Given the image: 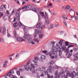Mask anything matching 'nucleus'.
<instances>
[{"mask_svg": "<svg viewBox=\"0 0 78 78\" xmlns=\"http://www.w3.org/2000/svg\"><path fill=\"white\" fill-rule=\"evenodd\" d=\"M55 47H53L52 49L54 52H55L56 54H57V51H58V50H59V49L61 50V49L62 48V45H60L59 46L58 44H56Z\"/></svg>", "mask_w": 78, "mask_h": 78, "instance_id": "nucleus-1", "label": "nucleus"}, {"mask_svg": "<svg viewBox=\"0 0 78 78\" xmlns=\"http://www.w3.org/2000/svg\"><path fill=\"white\" fill-rule=\"evenodd\" d=\"M14 71L13 69L10 70L9 73H8L7 75H5V77H6V76H9L11 78H17V77L16 76H14L12 74H14Z\"/></svg>", "mask_w": 78, "mask_h": 78, "instance_id": "nucleus-2", "label": "nucleus"}, {"mask_svg": "<svg viewBox=\"0 0 78 78\" xmlns=\"http://www.w3.org/2000/svg\"><path fill=\"white\" fill-rule=\"evenodd\" d=\"M32 8L31 6L30 5H27L24 6L22 8V9H23L24 11H28L30 10Z\"/></svg>", "mask_w": 78, "mask_h": 78, "instance_id": "nucleus-3", "label": "nucleus"}, {"mask_svg": "<svg viewBox=\"0 0 78 78\" xmlns=\"http://www.w3.org/2000/svg\"><path fill=\"white\" fill-rule=\"evenodd\" d=\"M67 76L69 77H71L73 78L75 76H76V73H75V71H73L72 73L70 74V73H69V72L68 73Z\"/></svg>", "mask_w": 78, "mask_h": 78, "instance_id": "nucleus-4", "label": "nucleus"}, {"mask_svg": "<svg viewBox=\"0 0 78 78\" xmlns=\"http://www.w3.org/2000/svg\"><path fill=\"white\" fill-rule=\"evenodd\" d=\"M55 51H50V53L48 55L50 56L51 59H54V58H55V57L54 56H51V55H55Z\"/></svg>", "mask_w": 78, "mask_h": 78, "instance_id": "nucleus-5", "label": "nucleus"}, {"mask_svg": "<svg viewBox=\"0 0 78 78\" xmlns=\"http://www.w3.org/2000/svg\"><path fill=\"white\" fill-rule=\"evenodd\" d=\"M39 13L40 14L41 17H43V18H45V19H48V16H44V12H39Z\"/></svg>", "mask_w": 78, "mask_h": 78, "instance_id": "nucleus-6", "label": "nucleus"}, {"mask_svg": "<svg viewBox=\"0 0 78 78\" xmlns=\"http://www.w3.org/2000/svg\"><path fill=\"white\" fill-rule=\"evenodd\" d=\"M24 67L26 70L27 71H28V70H29H29H30V71H32V68H30V67H29L28 68H27V65L24 66Z\"/></svg>", "mask_w": 78, "mask_h": 78, "instance_id": "nucleus-7", "label": "nucleus"}, {"mask_svg": "<svg viewBox=\"0 0 78 78\" xmlns=\"http://www.w3.org/2000/svg\"><path fill=\"white\" fill-rule=\"evenodd\" d=\"M59 74L61 76H62V77H63L65 76V71H63L61 73H59Z\"/></svg>", "mask_w": 78, "mask_h": 78, "instance_id": "nucleus-8", "label": "nucleus"}, {"mask_svg": "<svg viewBox=\"0 0 78 78\" xmlns=\"http://www.w3.org/2000/svg\"><path fill=\"white\" fill-rule=\"evenodd\" d=\"M52 68V66H49V69H47V71L50 73H52V71H51V68Z\"/></svg>", "mask_w": 78, "mask_h": 78, "instance_id": "nucleus-9", "label": "nucleus"}, {"mask_svg": "<svg viewBox=\"0 0 78 78\" xmlns=\"http://www.w3.org/2000/svg\"><path fill=\"white\" fill-rule=\"evenodd\" d=\"M73 56L74 57V60H78V55L77 54H74Z\"/></svg>", "mask_w": 78, "mask_h": 78, "instance_id": "nucleus-10", "label": "nucleus"}, {"mask_svg": "<svg viewBox=\"0 0 78 78\" xmlns=\"http://www.w3.org/2000/svg\"><path fill=\"white\" fill-rule=\"evenodd\" d=\"M41 30L39 31L38 30L36 29L35 30V34H41Z\"/></svg>", "mask_w": 78, "mask_h": 78, "instance_id": "nucleus-11", "label": "nucleus"}, {"mask_svg": "<svg viewBox=\"0 0 78 78\" xmlns=\"http://www.w3.org/2000/svg\"><path fill=\"white\" fill-rule=\"evenodd\" d=\"M17 41H21V42H22V41H25V40L23 39L22 38L19 37L17 38Z\"/></svg>", "mask_w": 78, "mask_h": 78, "instance_id": "nucleus-12", "label": "nucleus"}, {"mask_svg": "<svg viewBox=\"0 0 78 78\" xmlns=\"http://www.w3.org/2000/svg\"><path fill=\"white\" fill-rule=\"evenodd\" d=\"M5 14H6V15H7V16L9 17H10V16H11L10 12H9V11L8 10L6 11V12H5Z\"/></svg>", "mask_w": 78, "mask_h": 78, "instance_id": "nucleus-13", "label": "nucleus"}, {"mask_svg": "<svg viewBox=\"0 0 78 78\" xmlns=\"http://www.w3.org/2000/svg\"><path fill=\"white\" fill-rule=\"evenodd\" d=\"M36 27L37 28H40V27H41V23H39L37 24Z\"/></svg>", "mask_w": 78, "mask_h": 78, "instance_id": "nucleus-14", "label": "nucleus"}, {"mask_svg": "<svg viewBox=\"0 0 78 78\" xmlns=\"http://www.w3.org/2000/svg\"><path fill=\"white\" fill-rule=\"evenodd\" d=\"M42 53H44L46 55H48L49 54V53H48V52H47V50L42 51Z\"/></svg>", "mask_w": 78, "mask_h": 78, "instance_id": "nucleus-15", "label": "nucleus"}, {"mask_svg": "<svg viewBox=\"0 0 78 78\" xmlns=\"http://www.w3.org/2000/svg\"><path fill=\"white\" fill-rule=\"evenodd\" d=\"M73 51V50L71 49L70 51V53H69V54H68V55H70V56H69V55L68 56V58H70V56L72 55V52Z\"/></svg>", "mask_w": 78, "mask_h": 78, "instance_id": "nucleus-16", "label": "nucleus"}, {"mask_svg": "<svg viewBox=\"0 0 78 78\" xmlns=\"http://www.w3.org/2000/svg\"><path fill=\"white\" fill-rule=\"evenodd\" d=\"M52 28H53V24H50L49 27L48 28V30H51V29Z\"/></svg>", "mask_w": 78, "mask_h": 78, "instance_id": "nucleus-17", "label": "nucleus"}, {"mask_svg": "<svg viewBox=\"0 0 78 78\" xmlns=\"http://www.w3.org/2000/svg\"><path fill=\"white\" fill-rule=\"evenodd\" d=\"M17 22H14L13 23V27L14 28H16V27H17Z\"/></svg>", "mask_w": 78, "mask_h": 78, "instance_id": "nucleus-18", "label": "nucleus"}, {"mask_svg": "<svg viewBox=\"0 0 78 78\" xmlns=\"http://www.w3.org/2000/svg\"><path fill=\"white\" fill-rule=\"evenodd\" d=\"M65 52L66 53H67L68 55H69V53H70V51H69V50L68 48L66 49L65 50Z\"/></svg>", "mask_w": 78, "mask_h": 78, "instance_id": "nucleus-19", "label": "nucleus"}, {"mask_svg": "<svg viewBox=\"0 0 78 78\" xmlns=\"http://www.w3.org/2000/svg\"><path fill=\"white\" fill-rule=\"evenodd\" d=\"M22 28H23V29H24V33H27V31H26V27H25V26H24V25H23L22 26Z\"/></svg>", "mask_w": 78, "mask_h": 78, "instance_id": "nucleus-20", "label": "nucleus"}, {"mask_svg": "<svg viewBox=\"0 0 78 78\" xmlns=\"http://www.w3.org/2000/svg\"><path fill=\"white\" fill-rule=\"evenodd\" d=\"M28 35L26 34H24V35L23 36V38L24 39H27V38H28Z\"/></svg>", "mask_w": 78, "mask_h": 78, "instance_id": "nucleus-21", "label": "nucleus"}, {"mask_svg": "<svg viewBox=\"0 0 78 78\" xmlns=\"http://www.w3.org/2000/svg\"><path fill=\"white\" fill-rule=\"evenodd\" d=\"M16 10H17V9H13L12 11V12L11 15H13V14H14L15 12H16Z\"/></svg>", "mask_w": 78, "mask_h": 78, "instance_id": "nucleus-22", "label": "nucleus"}, {"mask_svg": "<svg viewBox=\"0 0 78 78\" xmlns=\"http://www.w3.org/2000/svg\"><path fill=\"white\" fill-rule=\"evenodd\" d=\"M28 42L29 43H30L31 42V41H32V38H31L30 37L28 39Z\"/></svg>", "mask_w": 78, "mask_h": 78, "instance_id": "nucleus-23", "label": "nucleus"}, {"mask_svg": "<svg viewBox=\"0 0 78 78\" xmlns=\"http://www.w3.org/2000/svg\"><path fill=\"white\" fill-rule=\"evenodd\" d=\"M63 43V41L62 40H60V42L58 43L59 44H60V45H62V44Z\"/></svg>", "mask_w": 78, "mask_h": 78, "instance_id": "nucleus-24", "label": "nucleus"}, {"mask_svg": "<svg viewBox=\"0 0 78 78\" xmlns=\"http://www.w3.org/2000/svg\"><path fill=\"white\" fill-rule=\"evenodd\" d=\"M21 10V8L18 9L17 11L16 14H20V10Z\"/></svg>", "mask_w": 78, "mask_h": 78, "instance_id": "nucleus-25", "label": "nucleus"}, {"mask_svg": "<svg viewBox=\"0 0 78 78\" xmlns=\"http://www.w3.org/2000/svg\"><path fill=\"white\" fill-rule=\"evenodd\" d=\"M33 62H34V64L35 66H37V63L35 61V60H34Z\"/></svg>", "mask_w": 78, "mask_h": 78, "instance_id": "nucleus-26", "label": "nucleus"}, {"mask_svg": "<svg viewBox=\"0 0 78 78\" xmlns=\"http://www.w3.org/2000/svg\"><path fill=\"white\" fill-rule=\"evenodd\" d=\"M3 34H4V35H5L6 34V30L5 29H4L3 30Z\"/></svg>", "mask_w": 78, "mask_h": 78, "instance_id": "nucleus-27", "label": "nucleus"}, {"mask_svg": "<svg viewBox=\"0 0 78 78\" xmlns=\"http://www.w3.org/2000/svg\"><path fill=\"white\" fill-rule=\"evenodd\" d=\"M41 58L43 59H45V56L44 55H42L41 56Z\"/></svg>", "mask_w": 78, "mask_h": 78, "instance_id": "nucleus-28", "label": "nucleus"}, {"mask_svg": "<svg viewBox=\"0 0 78 78\" xmlns=\"http://www.w3.org/2000/svg\"><path fill=\"white\" fill-rule=\"evenodd\" d=\"M62 17L63 18V19H66V20H68V19L67 18L66 16L65 15H63V16H62Z\"/></svg>", "mask_w": 78, "mask_h": 78, "instance_id": "nucleus-29", "label": "nucleus"}, {"mask_svg": "<svg viewBox=\"0 0 78 78\" xmlns=\"http://www.w3.org/2000/svg\"><path fill=\"white\" fill-rule=\"evenodd\" d=\"M18 26H19L20 27H21L22 25V24L21 22H19L17 23Z\"/></svg>", "mask_w": 78, "mask_h": 78, "instance_id": "nucleus-30", "label": "nucleus"}, {"mask_svg": "<svg viewBox=\"0 0 78 78\" xmlns=\"http://www.w3.org/2000/svg\"><path fill=\"white\" fill-rule=\"evenodd\" d=\"M59 23H56L55 24V27H59Z\"/></svg>", "mask_w": 78, "mask_h": 78, "instance_id": "nucleus-31", "label": "nucleus"}, {"mask_svg": "<svg viewBox=\"0 0 78 78\" xmlns=\"http://www.w3.org/2000/svg\"><path fill=\"white\" fill-rule=\"evenodd\" d=\"M16 16L17 17H18L19 19H20V14L16 13Z\"/></svg>", "mask_w": 78, "mask_h": 78, "instance_id": "nucleus-32", "label": "nucleus"}, {"mask_svg": "<svg viewBox=\"0 0 78 78\" xmlns=\"http://www.w3.org/2000/svg\"><path fill=\"white\" fill-rule=\"evenodd\" d=\"M65 9H70V6L68 5H66V7Z\"/></svg>", "mask_w": 78, "mask_h": 78, "instance_id": "nucleus-33", "label": "nucleus"}, {"mask_svg": "<svg viewBox=\"0 0 78 78\" xmlns=\"http://www.w3.org/2000/svg\"><path fill=\"white\" fill-rule=\"evenodd\" d=\"M34 41H35V42H37V43H39V40H37V38H35L34 39Z\"/></svg>", "mask_w": 78, "mask_h": 78, "instance_id": "nucleus-34", "label": "nucleus"}, {"mask_svg": "<svg viewBox=\"0 0 78 78\" xmlns=\"http://www.w3.org/2000/svg\"><path fill=\"white\" fill-rule=\"evenodd\" d=\"M57 51L59 52V56H61L62 55V53L61 52V49H59V51Z\"/></svg>", "mask_w": 78, "mask_h": 78, "instance_id": "nucleus-35", "label": "nucleus"}, {"mask_svg": "<svg viewBox=\"0 0 78 78\" xmlns=\"http://www.w3.org/2000/svg\"><path fill=\"white\" fill-rule=\"evenodd\" d=\"M31 66L32 68H33V69H34L35 67H34V65H33V64H31Z\"/></svg>", "mask_w": 78, "mask_h": 78, "instance_id": "nucleus-36", "label": "nucleus"}, {"mask_svg": "<svg viewBox=\"0 0 78 78\" xmlns=\"http://www.w3.org/2000/svg\"><path fill=\"white\" fill-rule=\"evenodd\" d=\"M3 66L4 68H6V67H7V65L4 64L3 65Z\"/></svg>", "mask_w": 78, "mask_h": 78, "instance_id": "nucleus-37", "label": "nucleus"}, {"mask_svg": "<svg viewBox=\"0 0 78 78\" xmlns=\"http://www.w3.org/2000/svg\"><path fill=\"white\" fill-rule=\"evenodd\" d=\"M14 35L15 37H16V36H17V33H16V32L15 31L14 32Z\"/></svg>", "mask_w": 78, "mask_h": 78, "instance_id": "nucleus-38", "label": "nucleus"}, {"mask_svg": "<svg viewBox=\"0 0 78 78\" xmlns=\"http://www.w3.org/2000/svg\"><path fill=\"white\" fill-rule=\"evenodd\" d=\"M63 23H64V24L66 27H67V23H66L65 21H64V20H63Z\"/></svg>", "mask_w": 78, "mask_h": 78, "instance_id": "nucleus-39", "label": "nucleus"}, {"mask_svg": "<svg viewBox=\"0 0 78 78\" xmlns=\"http://www.w3.org/2000/svg\"><path fill=\"white\" fill-rule=\"evenodd\" d=\"M32 11H34V12H36V9L34 8H33L32 9Z\"/></svg>", "mask_w": 78, "mask_h": 78, "instance_id": "nucleus-40", "label": "nucleus"}, {"mask_svg": "<svg viewBox=\"0 0 78 78\" xmlns=\"http://www.w3.org/2000/svg\"><path fill=\"white\" fill-rule=\"evenodd\" d=\"M44 36V34H42L39 35V38H42Z\"/></svg>", "mask_w": 78, "mask_h": 78, "instance_id": "nucleus-41", "label": "nucleus"}, {"mask_svg": "<svg viewBox=\"0 0 78 78\" xmlns=\"http://www.w3.org/2000/svg\"><path fill=\"white\" fill-rule=\"evenodd\" d=\"M4 41V39L3 38H0V42H3Z\"/></svg>", "mask_w": 78, "mask_h": 78, "instance_id": "nucleus-42", "label": "nucleus"}, {"mask_svg": "<svg viewBox=\"0 0 78 78\" xmlns=\"http://www.w3.org/2000/svg\"><path fill=\"white\" fill-rule=\"evenodd\" d=\"M3 14L0 12V18H1V17H3Z\"/></svg>", "mask_w": 78, "mask_h": 78, "instance_id": "nucleus-43", "label": "nucleus"}, {"mask_svg": "<svg viewBox=\"0 0 78 78\" xmlns=\"http://www.w3.org/2000/svg\"><path fill=\"white\" fill-rule=\"evenodd\" d=\"M50 6H52V4L51 3H50L49 4V5H47V6H48V8H49V7H50Z\"/></svg>", "mask_w": 78, "mask_h": 78, "instance_id": "nucleus-44", "label": "nucleus"}, {"mask_svg": "<svg viewBox=\"0 0 78 78\" xmlns=\"http://www.w3.org/2000/svg\"><path fill=\"white\" fill-rule=\"evenodd\" d=\"M74 19L76 20H78V16H76L74 17Z\"/></svg>", "mask_w": 78, "mask_h": 78, "instance_id": "nucleus-45", "label": "nucleus"}, {"mask_svg": "<svg viewBox=\"0 0 78 78\" xmlns=\"http://www.w3.org/2000/svg\"><path fill=\"white\" fill-rule=\"evenodd\" d=\"M45 23L46 24H49V23H50V22L49 21L47 20L46 21Z\"/></svg>", "mask_w": 78, "mask_h": 78, "instance_id": "nucleus-46", "label": "nucleus"}, {"mask_svg": "<svg viewBox=\"0 0 78 78\" xmlns=\"http://www.w3.org/2000/svg\"><path fill=\"white\" fill-rule=\"evenodd\" d=\"M34 59H35V60H38V59H39V58L37 57H35L34 58Z\"/></svg>", "mask_w": 78, "mask_h": 78, "instance_id": "nucleus-47", "label": "nucleus"}, {"mask_svg": "<svg viewBox=\"0 0 78 78\" xmlns=\"http://www.w3.org/2000/svg\"><path fill=\"white\" fill-rule=\"evenodd\" d=\"M49 64H54V62L53 61L51 60V62H49Z\"/></svg>", "mask_w": 78, "mask_h": 78, "instance_id": "nucleus-48", "label": "nucleus"}, {"mask_svg": "<svg viewBox=\"0 0 78 78\" xmlns=\"http://www.w3.org/2000/svg\"><path fill=\"white\" fill-rule=\"evenodd\" d=\"M16 73H17V74L18 75H20V71H17L16 72Z\"/></svg>", "mask_w": 78, "mask_h": 78, "instance_id": "nucleus-49", "label": "nucleus"}, {"mask_svg": "<svg viewBox=\"0 0 78 78\" xmlns=\"http://www.w3.org/2000/svg\"><path fill=\"white\" fill-rule=\"evenodd\" d=\"M39 21L41 19V17L39 15H38Z\"/></svg>", "mask_w": 78, "mask_h": 78, "instance_id": "nucleus-50", "label": "nucleus"}, {"mask_svg": "<svg viewBox=\"0 0 78 78\" xmlns=\"http://www.w3.org/2000/svg\"><path fill=\"white\" fill-rule=\"evenodd\" d=\"M58 70H56L55 73V75H58Z\"/></svg>", "mask_w": 78, "mask_h": 78, "instance_id": "nucleus-51", "label": "nucleus"}, {"mask_svg": "<svg viewBox=\"0 0 78 78\" xmlns=\"http://www.w3.org/2000/svg\"><path fill=\"white\" fill-rule=\"evenodd\" d=\"M45 25H43L41 26V29H42L44 28H45Z\"/></svg>", "mask_w": 78, "mask_h": 78, "instance_id": "nucleus-52", "label": "nucleus"}, {"mask_svg": "<svg viewBox=\"0 0 78 78\" xmlns=\"http://www.w3.org/2000/svg\"><path fill=\"white\" fill-rule=\"evenodd\" d=\"M4 20H6L7 19V16H4Z\"/></svg>", "mask_w": 78, "mask_h": 78, "instance_id": "nucleus-53", "label": "nucleus"}, {"mask_svg": "<svg viewBox=\"0 0 78 78\" xmlns=\"http://www.w3.org/2000/svg\"><path fill=\"white\" fill-rule=\"evenodd\" d=\"M52 14L55 16H56V14L55 13V12H53Z\"/></svg>", "mask_w": 78, "mask_h": 78, "instance_id": "nucleus-54", "label": "nucleus"}, {"mask_svg": "<svg viewBox=\"0 0 78 78\" xmlns=\"http://www.w3.org/2000/svg\"><path fill=\"white\" fill-rule=\"evenodd\" d=\"M19 55L18 54H17L16 56V59H17V58H19Z\"/></svg>", "mask_w": 78, "mask_h": 78, "instance_id": "nucleus-55", "label": "nucleus"}, {"mask_svg": "<svg viewBox=\"0 0 78 78\" xmlns=\"http://www.w3.org/2000/svg\"><path fill=\"white\" fill-rule=\"evenodd\" d=\"M59 76H60V75L59 74L58 76H55V78H59Z\"/></svg>", "mask_w": 78, "mask_h": 78, "instance_id": "nucleus-56", "label": "nucleus"}, {"mask_svg": "<svg viewBox=\"0 0 78 78\" xmlns=\"http://www.w3.org/2000/svg\"><path fill=\"white\" fill-rule=\"evenodd\" d=\"M65 44H66V46H68L69 45V43H68L67 42H66Z\"/></svg>", "mask_w": 78, "mask_h": 78, "instance_id": "nucleus-57", "label": "nucleus"}, {"mask_svg": "<svg viewBox=\"0 0 78 78\" xmlns=\"http://www.w3.org/2000/svg\"><path fill=\"white\" fill-rule=\"evenodd\" d=\"M55 69H59V67H58V66H55Z\"/></svg>", "mask_w": 78, "mask_h": 78, "instance_id": "nucleus-58", "label": "nucleus"}, {"mask_svg": "<svg viewBox=\"0 0 78 78\" xmlns=\"http://www.w3.org/2000/svg\"><path fill=\"white\" fill-rule=\"evenodd\" d=\"M73 50L75 51H76L78 50V49L77 48H74L73 49Z\"/></svg>", "mask_w": 78, "mask_h": 78, "instance_id": "nucleus-59", "label": "nucleus"}, {"mask_svg": "<svg viewBox=\"0 0 78 78\" xmlns=\"http://www.w3.org/2000/svg\"><path fill=\"white\" fill-rule=\"evenodd\" d=\"M62 48L63 50H65L66 49V47H62V48H61V49H62Z\"/></svg>", "mask_w": 78, "mask_h": 78, "instance_id": "nucleus-60", "label": "nucleus"}, {"mask_svg": "<svg viewBox=\"0 0 78 78\" xmlns=\"http://www.w3.org/2000/svg\"><path fill=\"white\" fill-rule=\"evenodd\" d=\"M44 73H45V75H48V72H47V71H44Z\"/></svg>", "mask_w": 78, "mask_h": 78, "instance_id": "nucleus-61", "label": "nucleus"}, {"mask_svg": "<svg viewBox=\"0 0 78 78\" xmlns=\"http://www.w3.org/2000/svg\"><path fill=\"white\" fill-rule=\"evenodd\" d=\"M20 70L21 72H23V71H24V70L23 69H20Z\"/></svg>", "mask_w": 78, "mask_h": 78, "instance_id": "nucleus-62", "label": "nucleus"}, {"mask_svg": "<svg viewBox=\"0 0 78 78\" xmlns=\"http://www.w3.org/2000/svg\"><path fill=\"white\" fill-rule=\"evenodd\" d=\"M73 47V45H70L68 46V48H70V47Z\"/></svg>", "mask_w": 78, "mask_h": 78, "instance_id": "nucleus-63", "label": "nucleus"}, {"mask_svg": "<svg viewBox=\"0 0 78 78\" xmlns=\"http://www.w3.org/2000/svg\"><path fill=\"white\" fill-rule=\"evenodd\" d=\"M30 43H31L32 44H34V42L32 41L30 42Z\"/></svg>", "mask_w": 78, "mask_h": 78, "instance_id": "nucleus-64", "label": "nucleus"}]
</instances>
